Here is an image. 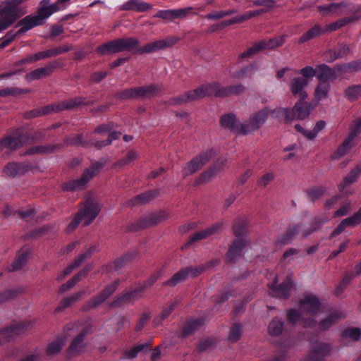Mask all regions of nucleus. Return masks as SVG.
<instances>
[{
	"label": "nucleus",
	"instance_id": "52",
	"mask_svg": "<svg viewBox=\"0 0 361 361\" xmlns=\"http://www.w3.org/2000/svg\"><path fill=\"white\" fill-rule=\"evenodd\" d=\"M247 223L243 218H238L235 220L233 229L236 237H243L247 232Z\"/></svg>",
	"mask_w": 361,
	"mask_h": 361
},
{
	"label": "nucleus",
	"instance_id": "23",
	"mask_svg": "<svg viewBox=\"0 0 361 361\" xmlns=\"http://www.w3.org/2000/svg\"><path fill=\"white\" fill-rule=\"evenodd\" d=\"M88 334L87 328L82 329L79 334L72 341L67 349L68 356H75L82 353L85 348V338Z\"/></svg>",
	"mask_w": 361,
	"mask_h": 361
},
{
	"label": "nucleus",
	"instance_id": "22",
	"mask_svg": "<svg viewBox=\"0 0 361 361\" xmlns=\"http://www.w3.org/2000/svg\"><path fill=\"white\" fill-rule=\"evenodd\" d=\"M205 324V318L199 317L197 318H190L183 325L180 335L181 338H187L193 334Z\"/></svg>",
	"mask_w": 361,
	"mask_h": 361
},
{
	"label": "nucleus",
	"instance_id": "56",
	"mask_svg": "<svg viewBox=\"0 0 361 361\" xmlns=\"http://www.w3.org/2000/svg\"><path fill=\"white\" fill-rule=\"evenodd\" d=\"M345 97L350 102L357 100L361 96V85H353L345 90Z\"/></svg>",
	"mask_w": 361,
	"mask_h": 361
},
{
	"label": "nucleus",
	"instance_id": "20",
	"mask_svg": "<svg viewBox=\"0 0 361 361\" xmlns=\"http://www.w3.org/2000/svg\"><path fill=\"white\" fill-rule=\"evenodd\" d=\"M43 23L44 20L38 13L35 16H27L17 23L16 27L21 26L17 31V34L23 35L35 27L42 25Z\"/></svg>",
	"mask_w": 361,
	"mask_h": 361
},
{
	"label": "nucleus",
	"instance_id": "63",
	"mask_svg": "<svg viewBox=\"0 0 361 361\" xmlns=\"http://www.w3.org/2000/svg\"><path fill=\"white\" fill-rule=\"evenodd\" d=\"M190 99L188 92H185L183 94L171 97L167 101V104L170 106H178L183 104L190 102Z\"/></svg>",
	"mask_w": 361,
	"mask_h": 361
},
{
	"label": "nucleus",
	"instance_id": "10",
	"mask_svg": "<svg viewBox=\"0 0 361 361\" xmlns=\"http://www.w3.org/2000/svg\"><path fill=\"white\" fill-rule=\"evenodd\" d=\"M270 294L275 298L286 299L290 297L294 284L288 276L282 283L277 284V279L268 284Z\"/></svg>",
	"mask_w": 361,
	"mask_h": 361
},
{
	"label": "nucleus",
	"instance_id": "18",
	"mask_svg": "<svg viewBox=\"0 0 361 361\" xmlns=\"http://www.w3.org/2000/svg\"><path fill=\"white\" fill-rule=\"evenodd\" d=\"M12 137H17L20 140V147L28 142H32L44 138V133L42 131H36L33 133H28L23 128L14 129L11 133Z\"/></svg>",
	"mask_w": 361,
	"mask_h": 361
},
{
	"label": "nucleus",
	"instance_id": "49",
	"mask_svg": "<svg viewBox=\"0 0 361 361\" xmlns=\"http://www.w3.org/2000/svg\"><path fill=\"white\" fill-rule=\"evenodd\" d=\"M24 291L23 286L8 288L0 293V304L13 300Z\"/></svg>",
	"mask_w": 361,
	"mask_h": 361
},
{
	"label": "nucleus",
	"instance_id": "46",
	"mask_svg": "<svg viewBox=\"0 0 361 361\" xmlns=\"http://www.w3.org/2000/svg\"><path fill=\"white\" fill-rule=\"evenodd\" d=\"M30 252L27 250H20L16 255V257L11 265L8 267V271H15L22 269L26 264Z\"/></svg>",
	"mask_w": 361,
	"mask_h": 361
},
{
	"label": "nucleus",
	"instance_id": "9",
	"mask_svg": "<svg viewBox=\"0 0 361 361\" xmlns=\"http://www.w3.org/2000/svg\"><path fill=\"white\" fill-rule=\"evenodd\" d=\"M215 155L213 149H209L202 152L198 156L194 157L189 161L183 169V176H189L196 171H199L204 164H206Z\"/></svg>",
	"mask_w": 361,
	"mask_h": 361
},
{
	"label": "nucleus",
	"instance_id": "24",
	"mask_svg": "<svg viewBox=\"0 0 361 361\" xmlns=\"http://www.w3.org/2000/svg\"><path fill=\"white\" fill-rule=\"evenodd\" d=\"M314 71L315 72L314 76L319 82H329L336 80L338 77L335 68H331L325 63L317 66Z\"/></svg>",
	"mask_w": 361,
	"mask_h": 361
},
{
	"label": "nucleus",
	"instance_id": "8",
	"mask_svg": "<svg viewBox=\"0 0 361 361\" xmlns=\"http://www.w3.org/2000/svg\"><path fill=\"white\" fill-rule=\"evenodd\" d=\"M284 37L280 36L269 39L268 41L261 40L256 42L251 47L241 53L239 55V59H244L245 58L250 57L265 49H274L280 47L284 43Z\"/></svg>",
	"mask_w": 361,
	"mask_h": 361
},
{
	"label": "nucleus",
	"instance_id": "6",
	"mask_svg": "<svg viewBox=\"0 0 361 361\" xmlns=\"http://www.w3.org/2000/svg\"><path fill=\"white\" fill-rule=\"evenodd\" d=\"M167 217L168 215L164 211L150 213L128 226L127 232H136L155 226Z\"/></svg>",
	"mask_w": 361,
	"mask_h": 361
},
{
	"label": "nucleus",
	"instance_id": "50",
	"mask_svg": "<svg viewBox=\"0 0 361 361\" xmlns=\"http://www.w3.org/2000/svg\"><path fill=\"white\" fill-rule=\"evenodd\" d=\"M21 145L20 140L17 137H12L11 134L4 137L0 140V152L4 148H7L11 150H16L20 148Z\"/></svg>",
	"mask_w": 361,
	"mask_h": 361
},
{
	"label": "nucleus",
	"instance_id": "29",
	"mask_svg": "<svg viewBox=\"0 0 361 361\" xmlns=\"http://www.w3.org/2000/svg\"><path fill=\"white\" fill-rule=\"evenodd\" d=\"M137 255L136 251L129 252L124 254L119 258H117L112 263L103 266V271L106 272H111L114 271H119L123 268L127 263H128Z\"/></svg>",
	"mask_w": 361,
	"mask_h": 361
},
{
	"label": "nucleus",
	"instance_id": "45",
	"mask_svg": "<svg viewBox=\"0 0 361 361\" xmlns=\"http://www.w3.org/2000/svg\"><path fill=\"white\" fill-rule=\"evenodd\" d=\"M120 43L121 52L124 51H132L134 50V53H136L137 48H140V42L135 37H123L118 38Z\"/></svg>",
	"mask_w": 361,
	"mask_h": 361
},
{
	"label": "nucleus",
	"instance_id": "51",
	"mask_svg": "<svg viewBox=\"0 0 361 361\" xmlns=\"http://www.w3.org/2000/svg\"><path fill=\"white\" fill-rule=\"evenodd\" d=\"M178 300H176L171 302L169 306L164 308L160 314L154 319V324L155 326L160 325L164 320H165L169 317V315L172 313V312L174 310L175 307L178 305Z\"/></svg>",
	"mask_w": 361,
	"mask_h": 361
},
{
	"label": "nucleus",
	"instance_id": "55",
	"mask_svg": "<svg viewBox=\"0 0 361 361\" xmlns=\"http://www.w3.org/2000/svg\"><path fill=\"white\" fill-rule=\"evenodd\" d=\"M97 246L96 245L91 246L84 253L80 255L71 264L75 269L81 265V264L86 259L91 257L92 254L96 252Z\"/></svg>",
	"mask_w": 361,
	"mask_h": 361
},
{
	"label": "nucleus",
	"instance_id": "14",
	"mask_svg": "<svg viewBox=\"0 0 361 361\" xmlns=\"http://www.w3.org/2000/svg\"><path fill=\"white\" fill-rule=\"evenodd\" d=\"M100 208L96 202L87 200L78 211V215L84 219V226L90 225L98 216Z\"/></svg>",
	"mask_w": 361,
	"mask_h": 361
},
{
	"label": "nucleus",
	"instance_id": "40",
	"mask_svg": "<svg viewBox=\"0 0 361 361\" xmlns=\"http://www.w3.org/2000/svg\"><path fill=\"white\" fill-rule=\"evenodd\" d=\"M152 8V5L142 0H128L122 6L123 11L145 12Z\"/></svg>",
	"mask_w": 361,
	"mask_h": 361
},
{
	"label": "nucleus",
	"instance_id": "43",
	"mask_svg": "<svg viewBox=\"0 0 361 361\" xmlns=\"http://www.w3.org/2000/svg\"><path fill=\"white\" fill-rule=\"evenodd\" d=\"M284 329V321L278 317H274L268 326V333L272 337L281 336Z\"/></svg>",
	"mask_w": 361,
	"mask_h": 361
},
{
	"label": "nucleus",
	"instance_id": "28",
	"mask_svg": "<svg viewBox=\"0 0 361 361\" xmlns=\"http://www.w3.org/2000/svg\"><path fill=\"white\" fill-rule=\"evenodd\" d=\"M190 10H192L191 7L178 9L159 10L154 17L172 21L175 19L185 17Z\"/></svg>",
	"mask_w": 361,
	"mask_h": 361
},
{
	"label": "nucleus",
	"instance_id": "36",
	"mask_svg": "<svg viewBox=\"0 0 361 361\" xmlns=\"http://www.w3.org/2000/svg\"><path fill=\"white\" fill-rule=\"evenodd\" d=\"M115 98L121 100L126 99H144L142 86L127 88L115 94Z\"/></svg>",
	"mask_w": 361,
	"mask_h": 361
},
{
	"label": "nucleus",
	"instance_id": "19",
	"mask_svg": "<svg viewBox=\"0 0 361 361\" xmlns=\"http://www.w3.org/2000/svg\"><path fill=\"white\" fill-rule=\"evenodd\" d=\"M247 245V241L244 238H240L234 240L226 252V262L235 263L240 259L242 252Z\"/></svg>",
	"mask_w": 361,
	"mask_h": 361
},
{
	"label": "nucleus",
	"instance_id": "48",
	"mask_svg": "<svg viewBox=\"0 0 361 361\" xmlns=\"http://www.w3.org/2000/svg\"><path fill=\"white\" fill-rule=\"evenodd\" d=\"M343 317V314L341 312L338 311H335L331 313L327 317L322 319L319 324V329L322 331H326L329 329L331 326H332L335 323H336L339 319Z\"/></svg>",
	"mask_w": 361,
	"mask_h": 361
},
{
	"label": "nucleus",
	"instance_id": "16",
	"mask_svg": "<svg viewBox=\"0 0 361 361\" xmlns=\"http://www.w3.org/2000/svg\"><path fill=\"white\" fill-rule=\"evenodd\" d=\"M218 87L217 82H210L200 85L197 88L188 91L191 102L199 100L205 97L214 96L216 97V88Z\"/></svg>",
	"mask_w": 361,
	"mask_h": 361
},
{
	"label": "nucleus",
	"instance_id": "57",
	"mask_svg": "<svg viewBox=\"0 0 361 361\" xmlns=\"http://www.w3.org/2000/svg\"><path fill=\"white\" fill-rule=\"evenodd\" d=\"M355 274L354 272L346 273L339 284L336 287L335 293L336 295H340L343 292L345 287L351 282L354 279Z\"/></svg>",
	"mask_w": 361,
	"mask_h": 361
},
{
	"label": "nucleus",
	"instance_id": "21",
	"mask_svg": "<svg viewBox=\"0 0 361 361\" xmlns=\"http://www.w3.org/2000/svg\"><path fill=\"white\" fill-rule=\"evenodd\" d=\"M332 349L331 344L322 343L310 352L305 361H325V358L331 354Z\"/></svg>",
	"mask_w": 361,
	"mask_h": 361
},
{
	"label": "nucleus",
	"instance_id": "58",
	"mask_svg": "<svg viewBox=\"0 0 361 361\" xmlns=\"http://www.w3.org/2000/svg\"><path fill=\"white\" fill-rule=\"evenodd\" d=\"M151 346V343H147L143 344H138L132 348L130 350H125L124 351V357L127 359H133L137 357L138 353L142 351L147 348H149Z\"/></svg>",
	"mask_w": 361,
	"mask_h": 361
},
{
	"label": "nucleus",
	"instance_id": "30",
	"mask_svg": "<svg viewBox=\"0 0 361 361\" xmlns=\"http://www.w3.org/2000/svg\"><path fill=\"white\" fill-rule=\"evenodd\" d=\"M361 222V208L352 216L346 218L341 221V222L337 226V227L331 233L330 238H333L343 231L348 226H355Z\"/></svg>",
	"mask_w": 361,
	"mask_h": 361
},
{
	"label": "nucleus",
	"instance_id": "2",
	"mask_svg": "<svg viewBox=\"0 0 361 361\" xmlns=\"http://www.w3.org/2000/svg\"><path fill=\"white\" fill-rule=\"evenodd\" d=\"M217 260L209 262L206 264L200 265L197 267H186L181 269L176 273H175L171 279L166 280L162 283L163 286L174 287L177 284L181 282H184L187 280L188 276L197 277L201 274L207 268L218 264Z\"/></svg>",
	"mask_w": 361,
	"mask_h": 361
},
{
	"label": "nucleus",
	"instance_id": "39",
	"mask_svg": "<svg viewBox=\"0 0 361 361\" xmlns=\"http://www.w3.org/2000/svg\"><path fill=\"white\" fill-rule=\"evenodd\" d=\"M63 144L67 147L74 146L87 148L92 147V141L85 140L82 134H75L64 138Z\"/></svg>",
	"mask_w": 361,
	"mask_h": 361
},
{
	"label": "nucleus",
	"instance_id": "7",
	"mask_svg": "<svg viewBox=\"0 0 361 361\" xmlns=\"http://www.w3.org/2000/svg\"><path fill=\"white\" fill-rule=\"evenodd\" d=\"M120 283L121 281L116 279L111 284L106 286L101 292L85 302L82 306V310L84 311H89L98 307L116 290Z\"/></svg>",
	"mask_w": 361,
	"mask_h": 361
},
{
	"label": "nucleus",
	"instance_id": "11",
	"mask_svg": "<svg viewBox=\"0 0 361 361\" xmlns=\"http://www.w3.org/2000/svg\"><path fill=\"white\" fill-rule=\"evenodd\" d=\"M177 38L170 36L164 39H159L147 43L145 46L137 48L136 53L138 54H143L158 51L159 50L172 47L177 42Z\"/></svg>",
	"mask_w": 361,
	"mask_h": 361
},
{
	"label": "nucleus",
	"instance_id": "53",
	"mask_svg": "<svg viewBox=\"0 0 361 361\" xmlns=\"http://www.w3.org/2000/svg\"><path fill=\"white\" fill-rule=\"evenodd\" d=\"M64 342L63 338H57L54 341L51 342L46 350L47 355H55L59 354L63 348Z\"/></svg>",
	"mask_w": 361,
	"mask_h": 361
},
{
	"label": "nucleus",
	"instance_id": "32",
	"mask_svg": "<svg viewBox=\"0 0 361 361\" xmlns=\"http://www.w3.org/2000/svg\"><path fill=\"white\" fill-rule=\"evenodd\" d=\"M346 7L347 4L342 1L339 3H331L328 5H319L317 6V9L323 16H326L331 14L342 15L344 13L343 9Z\"/></svg>",
	"mask_w": 361,
	"mask_h": 361
},
{
	"label": "nucleus",
	"instance_id": "34",
	"mask_svg": "<svg viewBox=\"0 0 361 361\" xmlns=\"http://www.w3.org/2000/svg\"><path fill=\"white\" fill-rule=\"evenodd\" d=\"M218 87L216 88V97H227L231 95H238L245 92V87L241 85H233L227 87H221V85L217 82Z\"/></svg>",
	"mask_w": 361,
	"mask_h": 361
},
{
	"label": "nucleus",
	"instance_id": "54",
	"mask_svg": "<svg viewBox=\"0 0 361 361\" xmlns=\"http://www.w3.org/2000/svg\"><path fill=\"white\" fill-rule=\"evenodd\" d=\"M331 85L329 82H319L314 90V96L317 100L325 99L330 90Z\"/></svg>",
	"mask_w": 361,
	"mask_h": 361
},
{
	"label": "nucleus",
	"instance_id": "26",
	"mask_svg": "<svg viewBox=\"0 0 361 361\" xmlns=\"http://www.w3.org/2000/svg\"><path fill=\"white\" fill-rule=\"evenodd\" d=\"M302 228L301 224H290L286 232L278 236L276 240V245L279 246H283L289 244L293 238L298 235Z\"/></svg>",
	"mask_w": 361,
	"mask_h": 361
},
{
	"label": "nucleus",
	"instance_id": "41",
	"mask_svg": "<svg viewBox=\"0 0 361 361\" xmlns=\"http://www.w3.org/2000/svg\"><path fill=\"white\" fill-rule=\"evenodd\" d=\"M361 175V164L357 165L352 169L346 176L344 177L343 180L339 185V190L343 193L345 192V189L349 185L355 183L359 176Z\"/></svg>",
	"mask_w": 361,
	"mask_h": 361
},
{
	"label": "nucleus",
	"instance_id": "61",
	"mask_svg": "<svg viewBox=\"0 0 361 361\" xmlns=\"http://www.w3.org/2000/svg\"><path fill=\"white\" fill-rule=\"evenodd\" d=\"M324 192L325 188L322 186L310 188L306 190V193L312 202L319 200Z\"/></svg>",
	"mask_w": 361,
	"mask_h": 361
},
{
	"label": "nucleus",
	"instance_id": "17",
	"mask_svg": "<svg viewBox=\"0 0 361 361\" xmlns=\"http://www.w3.org/2000/svg\"><path fill=\"white\" fill-rule=\"evenodd\" d=\"M220 124L222 128L228 129L233 133L243 135L245 128H247L244 123H239L235 114L232 113L222 115L220 118Z\"/></svg>",
	"mask_w": 361,
	"mask_h": 361
},
{
	"label": "nucleus",
	"instance_id": "42",
	"mask_svg": "<svg viewBox=\"0 0 361 361\" xmlns=\"http://www.w3.org/2000/svg\"><path fill=\"white\" fill-rule=\"evenodd\" d=\"M97 52L100 55L121 52L119 39L102 44L97 48Z\"/></svg>",
	"mask_w": 361,
	"mask_h": 361
},
{
	"label": "nucleus",
	"instance_id": "25",
	"mask_svg": "<svg viewBox=\"0 0 361 361\" xmlns=\"http://www.w3.org/2000/svg\"><path fill=\"white\" fill-rule=\"evenodd\" d=\"M61 66V62L59 59L53 61L44 67L38 68L32 71H31L28 78L31 80H39L42 78H46L50 75L56 68H59Z\"/></svg>",
	"mask_w": 361,
	"mask_h": 361
},
{
	"label": "nucleus",
	"instance_id": "12",
	"mask_svg": "<svg viewBox=\"0 0 361 361\" xmlns=\"http://www.w3.org/2000/svg\"><path fill=\"white\" fill-rule=\"evenodd\" d=\"M30 325L29 322L23 321L0 329V336L2 337V341L0 340V345L9 341L13 336L24 333L29 329Z\"/></svg>",
	"mask_w": 361,
	"mask_h": 361
},
{
	"label": "nucleus",
	"instance_id": "35",
	"mask_svg": "<svg viewBox=\"0 0 361 361\" xmlns=\"http://www.w3.org/2000/svg\"><path fill=\"white\" fill-rule=\"evenodd\" d=\"M28 171V166L23 162H10L7 164L3 172L8 176L14 178L22 176Z\"/></svg>",
	"mask_w": 361,
	"mask_h": 361
},
{
	"label": "nucleus",
	"instance_id": "3",
	"mask_svg": "<svg viewBox=\"0 0 361 361\" xmlns=\"http://www.w3.org/2000/svg\"><path fill=\"white\" fill-rule=\"evenodd\" d=\"M301 76L293 78L289 84V87L293 95H298L301 99H306L307 93L305 90L310 80L314 77V68L307 66L301 68L298 72Z\"/></svg>",
	"mask_w": 361,
	"mask_h": 361
},
{
	"label": "nucleus",
	"instance_id": "5",
	"mask_svg": "<svg viewBox=\"0 0 361 361\" xmlns=\"http://www.w3.org/2000/svg\"><path fill=\"white\" fill-rule=\"evenodd\" d=\"M90 104H92V102L86 101L85 97H76L74 99H67L59 103L46 105L39 109L40 115L42 116L52 112H59L66 109H71L79 106Z\"/></svg>",
	"mask_w": 361,
	"mask_h": 361
},
{
	"label": "nucleus",
	"instance_id": "59",
	"mask_svg": "<svg viewBox=\"0 0 361 361\" xmlns=\"http://www.w3.org/2000/svg\"><path fill=\"white\" fill-rule=\"evenodd\" d=\"M361 336V329L357 327H348L344 329L341 334L343 338H350L353 341H357Z\"/></svg>",
	"mask_w": 361,
	"mask_h": 361
},
{
	"label": "nucleus",
	"instance_id": "62",
	"mask_svg": "<svg viewBox=\"0 0 361 361\" xmlns=\"http://www.w3.org/2000/svg\"><path fill=\"white\" fill-rule=\"evenodd\" d=\"M216 171V166L211 167L209 169L206 170L202 173L200 176L196 179L195 184L200 185L209 181V180L214 176Z\"/></svg>",
	"mask_w": 361,
	"mask_h": 361
},
{
	"label": "nucleus",
	"instance_id": "31",
	"mask_svg": "<svg viewBox=\"0 0 361 361\" xmlns=\"http://www.w3.org/2000/svg\"><path fill=\"white\" fill-rule=\"evenodd\" d=\"M159 194V190L157 189L150 190L147 192L140 193L128 200L126 202V206L135 207L146 204L157 197Z\"/></svg>",
	"mask_w": 361,
	"mask_h": 361
},
{
	"label": "nucleus",
	"instance_id": "15",
	"mask_svg": "<svg viewBox=\"0 0 361 361\" xmlns=\"http://www.w3.org/2000/svg\"><path fill=\"white\" fill-rule=\"evenodd\" d=\"M272 111L265 107L254 114L250 118L249 123H244L245 126H247L245 128L244 135L258 130L266 122L269 114H272Z\"/></svg>",
	"mask_w": 361,
	"mask_h": 361
},
{
	"label": "nucleus",
	"instance_id": "33",
	"mask_svg": "<svg viewBox=\"0 0 361 361\" xmlns=\"http://www.w3.org/2000/svg\"><path fill=\"white\" fill-rule=\"evenodd\" d=\"M222 224L220 223H216L212 226L207 228V229L197 231L190 237L188 241L186 243L185 246H189L195 242L199 241L202 239H205L209 235L217 232L221 228Z\"/></svg>",
	"mask_w": 361,
	"mask_h": 361
},
{
	"label": "nucleus",
	"instance_id": "37",
	"mask_svg": "<svg viewBox=\"0 0 361 361\" xmlns=\"http://www.w3.org/2000/svg\"><path fill=\"white\" fill-rule=\"evenodd\" d=\"M359 19L360 15L357 13H354L351 16L341 18L335 22L326 24V25L323 26L324 29V32L326 33L336 31L349 23L358 20Z\"/></svg>",
	"mask_w": 361,
	"mask_h": 361
},
{
	"label": "nucleus",
	"instance_id": "47",
	"mask_svg": "<svg viewBox=\"0 0 361 361\" xmlns=\"http://www.w3.org/2000/svg\"><path fill=\"white\" fill-rule=\"evenodd\" d=\"M144 99H149L163 94L164 88L159 84H149L148 85L142 86Z\"/></svg>",
	"mask_w": 361,
	"mask_h": 361
},
{
	"label": "nucleus",
	"instance_id": "1",
	"mask_svg": "<svg viewBox=\"0 0 361 361\" xmlns=\"http://www.w3.org/2000/svg\"><path fill=\"white\" fill-rule=\"evenodd\" d=\"M305 99L300 98L292 109L280 107L274 109L272 117L283 120L285 123H290L295 119H305L309 116L312 106Z\"/></svg>",
	"mask_w": 361,
	"mask_h": 361
},
{
	"label": "nucleus",
	"instance_id": "4",
	"mask_svg": "<svg viewBox=\"0 0 361 361\" xmlns=\"http://www.w3.org/2000/svg\"><path fill=\"white\" fill-rule=\"evenodd\" d=\"M104 164L99 161L92 164L89 168L84 170L80 178L71 180L62 185L64 191H75L83 189L86 184L95 176L103 168Z\"/></svg>",
	"mask_w": 361,
	"mask_h": 361
},
{
	"label": "nucleus",
	"instance_id": "64",
	"mask_svg": "<svg viewBox=\"0 0 361 361\" xmlns=\"http://www.w3.org/2000/svg\"><path fill=\"white\" fill-rule=\"evenodd\" d=\"M360 133H361V116L353 121V123L350 128V133L348 137L354 141V140Z\"/></svg>",
	"mask_w": 361,
	"mask_h": 361
},
{
	"label": "nucleus",
	"instance_id": "27",
	"mask_svg": "<svg viewBox=\"0 0 361 361\" xmlns=\"http://www.w3.org/2000/svg\"><path fill=\"white\" fill-rule=\"evenodd\" d=\"M300 305L302 311L314 316L319 312L321 303L316 295L310 294L300 300Z\"/></svg>",
	"mask_w": 361,
	"mask_h": 361
},
{
	"label": "nucleus",
	"instance_id": "13",
	"mask_svg": "<svg viewBox=\"0 0 361 361\" xmlns=\"http://www.w3.org/2000/svg\"><path fill=\"white\" fill-rule=\"evenodd\" d=\"M144 292L143 288L141 286L126 291L113 300L109 306L110 307H117L124 304L133 303L135 300L141 298Z\"/></svg>",
	"mask_w": 361,
	"mask_h": 361
},
{
	"label": "nucleus",
	"instance_id": "60",
	"mask_svg": "<svg viewBox=\"0 0 361 361\" xmlns=\"http://www.w3.org/2000/svg\"><path fill=\"white\" fill-rule=\"evenodd\" d=\"M62 145L61 144L37 145L35 146V149L37 154H51L59 151Z\"/></svg>",
	"mask_w": 361,
	"mask_h": 361
},
{
	"label": "nucleus",
	"instance_id": "38",
	"mask_svg": "<svg viewBox=\"0 0 361 361\" xmlns=\"http://www.w3.org/2000/svg\"><path fill=\"white\" fill-rule=\"evenodd\" d=\"M323 25L319 23L314 24L312 27L304 32L298 39L299 44L307 42L324 35Z\"/></svg>",
	"mask_w": 361,
	"mask_h": 361
},
{
	"label": "nucleus",
	"instance_id": "44",
	"mask_svg": "<svg viewBox=\"0 0 361 361\" xmlns=\"http://www.w3.org/2000/svg\"><path fill=\"white\" fill-rule=\"evenodd\" d=\"M354 146V141L350 137H347L341 145L338 146L337 149L331 154V159H339L345 155Z\"/></svg>",
	"mask_w": 361,
	"mask_h": 361
}]
</instances>
